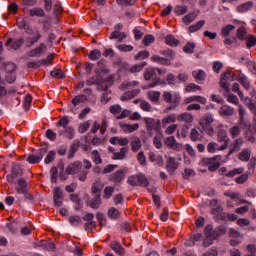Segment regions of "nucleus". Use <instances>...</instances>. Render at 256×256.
<instances>
[{"label": "nucleus", "instance_id": "obj_1", "mask_svg": "<svg viewBox=\"0 0 256 256\" xmlns=\"http://www.w3.org/2000/svg\"><path fill=\"white\" fill-rule=\"evenodd\" d=\"M65 171L67 175H77L79 181L82 182L87 181V176L89 175V171L83 168V163L81 161L70 163Z\"/></svg>", "mask_w": 256, "mask_h": 256}, {"label": "nucleus", "instance_id": "obj_2", "mask_svg": "<svg viewBox=\"0 0 256 256\" xmlns=\"http://www.w3.org/2000/svg\"><path fill=\"white\" fill-rule=\"evenodd\" d=\"M162 99L165 101V103H172L171 106H168L166 108V113H169V111H175L177 109V105L181 103V95L179 94H172L169 91H164L162 94Z\"/></svg>", "mask_w": 256, "mask_h": 256}, {"label": "nucleus", "instance_id": "obj_3", "mask_svg": "<svg viewBox=\"0 0 256 256\" xmlns=\"http://www.w3.org/2000/svg\"><path fill=\"white\" fill-rule=\"evenodd\" d=\"M127 183L132 187H137V185L147 187V185H149V180L144 175H134L128 177Z\"/></svg>", "mask_w": 256, "mask_h": 256}, {"label": "nucleus", "instance_id": "obj_4", "mask_svg": "<svg viewBox=\"0 0 256 256\" xmlns=\"http://www.w3.org/2000/svg\"><path fill=\"white\" fill-rule=\"evenodd\" d=\"M5 45L9 51H19V49L25 45V38L20 37L15 40H13V38H8Z\"/></svg>", "mask_w": 256, "mask_h": 256}, {"label": "nucleus", "instance_id": "obj_5", "mask_svg": "<svg viewBox=\"0 0 256 256\" xmlns=\"http://www.w3.org/2000/svg\"><path fill=\"white\" fill-rule=\"evenodd\" d=\"M23 175V168L19 164H13L11 168V173L6 176L8 183H15L17 177Z\"/></svg>", "mask_w": 256, "mask_h": 256}, {"label": "nucleus", "instance_id": "obj_6", "mask_svg": "<svg viewBox=\"0 0 256 256\" xmlns=\"http://www.w3.org/2000/svg\"><path fill=\"white\" fill-rule=\"evenodd\" d=\"M143 121L146 124L147 131H161V120L154 118L144 117Z\"/></svg>", "mask_w": 256, "mask_h": 256}, {"label": "nucleus", "instance_id": "obj_7", "mask_svg": "<svg viewBox=\"0 0 256 256\" xmlns=\"http://www.w3.org/2000/svg\"><path fill=\"white\" fill-rule=\"evenodd\" d=\"M227 81H235V76L229 70L221 74L220 87L224 89L225 93H229V84Z\"/></svg>", "mask_w": 256, "mask_h": 256}, {"label": "nucleus", "instance_id": "obj_8", "mask_svg": "<svg viewBox=\"0 0 256 256\" xmlns=\"http://www.w3.org/2000/svg\"><path fill=\"white\" fill-rule=\"evenodd\" d=\"M45 155H47V147L41 148L38 151L37 155H33L30 154L27 157V161L31 164V165H35V163H41L43 157H45Z\"/></svg>", "mask_w": 256, "mask_h": 256}, {"label": "nucleus", "instance_id": "obj_9", "mask_svg": "<svg viewBox=\"0 0 256 256\" xmlns=\"http://www.w3.org/2000/svg\"><path fill=\"white\" fill-rule=\"evenodd\" d=\"M217 158H203L201 163L203 166H208V171H217L221 167V163L215 162Z\"/></svg>", "mask_w": 256, "mask_h": 256}, {"label": "nucleus", "instance_id": "obj_10", "mask_svg": "<svg viewBox=\"0 0 256 256\" xmlns=\"http://www.w3.org/2000/svg\"><path fill=\"white\" fill-rule=\"evenodd\" d=\"M63 190H61V187H55L53 190V201L55 207H61L63 205Z\"/></svg>", "mask_w": 256, "mask_h": 256}, {"label": "nucleus", "instance_id": "obj_11", "mask_svg": "<svg viewBox=\"0 0 256 256\" xmlns=\"http://www.w3.org/2000/svg\"><path fill=\"white\" fill-rule=\"evenodd\" d=\"M125 179V170L120 169L116 172L112 173L109 177V181H112V183H121Z\"/></svg>", "mask_w": 256, "mask_h": 256}, {"label": "nucleus", "instance_id": "obj_12", "mask_svg": "<svg viewBox=\"0 0 256 256\" xmlns=\"http://www.w3.org/2000/svg\"><path fill=\"white\" fill-rule=\"evenodd\" d=\"M145 81H157L159 77H157V68H146L144 72Z\"/></svg>", "mask_w": 256, "mask_h": 256}, {"label": "nucleus", "instance_id": "obj_13", "mask_svg": "<svg viewBox=\"0 0 256 256\" xmlns=\"http://www.w3.org/2000/svg\"><path fill=\"white\" fill-rule=\"evenodd\" d=\"M127 153H129V147H122L119 152H114L112 159L113 161H123L127 159Z\"/></svg>", "mask_w": 256, "mask_h": 256}, {"label": "nucleus", "instance_id": "obj_14", "mask_svg": "<svg viewBox=\"0 0 256 256\" xmlns=\"http://www.w3.org/2000/svg\"><path fill=\"white\" fill-rule=\"evenodd\" d=\"M119 127L124 133H133L134 131H137V129H139V124H127L119 122Z\"/></svg>", "mask_w": 256, "mask_h": 256}, {"label": "nucleus", "instance_id": "obj_15", "mask_svg": "<svg viewBox=\"0 0 256 256\" xmlns=\"http://www.w3.org/2000/svg\"><path fill=\"white\" fill-rule=\"evenodd\" d=\"M44 51H47V45L40 43L38 47L29 52V57H40Z\"/></svg>", "mask_w": 256, "mask_h": 256}, {"label": "nucleus", "instance_id": "obj_16", "mask_svg": "<svg viewBox=\"0 0 256 256\" xmlns=\"http://www.w3.org/2000/svg\"><path fill=\"white\" fill-rule=\"evenodd\" d=\"M166 169L169 173H173L179 169V163L175 161V158L168 157L166 160Z\"/></svg>", "mask_w": 256, "mask_h": 256}, {"label": "nucleus", "instance_id": "obj_17", "mask_svg": "<svg viewBox=\"0 0 256 256\" xmlns=\"http://www.w3.org/2000/svg\"><path fill=\"white\" fill-rule=\"evenodd\" d=\"M41 37H43V35H41V32H39V30H36L34 37H27L26 38V47H33V45H35V43H39V41L41 40Z\"/></svg>", "mask_w": 256, "mask_h": 256}, {"label": "nucleus", "instance_id": "obj_18", "mask_svg": "<svg viewBox=\"0 0 256 256\" xmlns=\"http://www.w3.org/2000/svg\"><path fill=\"white\" fill-rule=\"evenodd\" d=\"M243 143H245L243 138L235 139L234 143H232V148L230 149L228 156L233 155V153H236L238 151H241V147H243Z\"/></svg>", "mask_w": 256, "mask_h": 256}, {"label": "nucleus", "instance_id": "obj_19", "mask_svg": "<svg viewBox=\"0 0 256 256\" xmlns=\"http://www.w3.org/2000/svg\"><path fill=\"white\" fill-rule=\"evenodd\" d=\"M58 135H64L66 139H73L75 137V129L71 126L64 128L63 130L58 131Z\"/></svg>", "mask_w": 256, "mask_h": 256}, {"label": "nucleus", "instance_id": "obj_20", "mask_svg": "<svg viewBox=\"0 0 256 256\" xmlns=\"http://www.w3.org/2000/svg\"><path fill=\"white\" fill-rule=\"evenodd\" d=\"M193 102H197V103H201L202 105H205L207 103V99L203 96L194 95L184 100V103L186 105H189V103H193Z\"/></svg>", "mask_w": 256, "mask_h": 256}, {"label": "nucleus", "instance_id": "obj_21", "mask_svg": "<svg viewBox=\"0 0 256 256\" xmlns=\"http://www.w3.org/2000/svg\"><path fill=\"white\" fill-rule=\"evenodd\" d=\"M141 93V89H134L132 91L125 92L122 96H120L121 101H129V99H133L137 97L138 94Z\"/></svg>", "mask_w": 256, "mask_h": 256}, {"label": "nucleus", "instance_id": "obj_22", "mask_svg": "<svg viewBox=\"0 0 256 256\" xmlns=\"http://www.w3.org/2000/svg\"><path fill=\"white\" fill-rule=\"evenodd\" d=\"M176 119L179 123H186V124H190V123H193V115L187 113V112H184L178 116H176Z\"/></svg>", "mask_w": 256, "mask_h": 256}, {"label": "nucleus", "instance_id": "obj_23", "mask_svg": "<svg viewBox=\"0 0 256 256\" xmlns=\"http://www.w3.org/2000/svg\"><path fill=\"white\" fill-rule=\"evenodd\" d=\"M105 187V183L101 180H97L91 188L92 195H101V191H103V188Z\"/></svg>", "mask_w": 256, "mask_h": 256}, {"label": "nucleus", "instance_id": "obj_24", "mask_svg": "<svg viewBox=\"0 0 256 256\" xmlns=\"http://www.w3.org/2000/svg\"><path fill=\"white\" fill-rule=\"evenodd\" d=\"M233 113H235V109L229 105H223L219 110L221 117H231Z\"/></svg>", "mask_w": 256, "mask_h": 256}, {"label": "nucleus", "instance_id": "obj_25", "mask_svg": "<svg viewBox=\"0 0 256 256\" xmlns=\"http://www.w3.org/2000/svg\"><path fill=\"white\" fill-rule=\"evenodd\" d=\"M254 5H255V3H253V1H248L246 3L239 5L236 8V11H238V13H245L247 11H251V9H253Z\"/></svg>", "mask_w": 256, "mask_h": 256}, {"label": "nucleus", "instance_id": "obj_26", "mask_svg": "<svg viewBox=\"0 0 256 256\" xmlns=\"http://www.w3.org/2000/svg\"><path fill=\"white\" fill-rule=\"evenodd\" d=\"M110 248L115 251V253H117L118 255H125V248H123V246H121V244L117 241H113L110 243Z\"/></svg>", "mask_w": 256, "mask_h": 256}, {"label": "nucleus", "instance_id": "obj_27", "mask_svg": "<svg viewBox=\"0 0 256 256\" xmlns=\"http://www.w3.org/2000/svg\"><path fill=\"white\" fill-rule=\"evenodd\" d=\"M30 17H46L45 10L41 7L32 8L29 10Z\"/></svg>", "mask_w": 256, "mask_h": 256}, {"label": "nucleus", "instance_id": "obj_28", "mask_svg": "<svg viewBox=\"0 0 256 256\" xmlns=\"http://www.w3.org/2000/svg\"><path fill=\"white\" fill-rule=\"evenodd\" d=\"M26 190H27V181L25 180V178L18 179L17 187H16L17 193H19V194L25 193Z\"/></svg>", "mask_w": 256, "mask_h": 256}, {"label": "nucleus", "instance_id": "obj_29", "mask_svg": "<svg viewBox=\"0 0 256 256\" xmlns=\"http://www.w3.org/2000/svg\"><path fill=\"white\" fill-rule=\"evenodd\" d=\"M150 59L154 63H159V65H166V66L171 65V61H169V58H163L161 56L153 55L151 56Z\"/></svg>", "mask_w": 256, "mask_h": 256}, {"label": "nucleus", "instance_id": "obj_30", "mask_svg": "<svg viewBox=\"0 0 256 256\" xmlns=\"http://www.w3.org/2000/svg\"><path fill=\"white\" fill-rule=\"evenodd\" d=\"M93 198L90 201L91 209H99L101 207V194H93Z\"/></svg>", "mask_w": 256, "mask_h": 256}, {"label": "nucleus", "instance_id": "obj_31", "mask_svg": "<svg viewBox=\"0 0 256 256\" xmlns=\"http://www.w3.org/2000/svg\"><path fill=\"white\" fill-rule=\"evenodd\" d=\"M236 37L239 39V41H246V39L249 37L247 36V28L245 26H241L236 31Z\"/></svg>", "mask_w": 256, "mask_h": 256}, {"label": "nucleus", "instance_id": "obj_32", "mask_svg": "<svg viewBox=\"0 0 256 256\" xmlns=\"http://www.w3.org/2000/svg\"><path fill=\"white\" fill-rule=\"evenodd\" d=\"M192 77H194L196 81H205V79H207V74L203 70H194L192 72Z\"/></svg>", "mask_w": 256, "mask_h": 256}, {"label": "nucleus", "instance_id": "obj_33", "mask_svg": "<svg viewBox=\"0 0 256 256\" xmlns=\"http://www.w3.org/2000/svg\"><path fill=\"white\" fill-rule=\"evenodd\" d=\"M238 159H240V161H249L251 159V149L249 148L243 149L239 153Z\"/></svg>", "mask_w": 256, "mask_h": 256}, {"label": "nucleus", "instance_id": "obj_34", "mask_svg": "<svg viewBox=\"0 0 256 256\" xmlns=\"http://www.w3.org/2000/svg\"><path fill=\"white\" fill-rule=\"evenodd\" d=\"M80 144L79 142H74L70 145L69 152H68V159H73L75 157V153L79 151Z\"/></svg>", "mask_w": 256, "mask_h": 256}, {"label": "nucleus", "instance_id": "obj_35", "mask_svg": "<svg viewBox=\"0 0 256 256\" xmlns=\"http://www.w3.org/2000/svg\"><path fill=\"white\" fill-rule=\"evenodd\" d=\"M131 147L134 153H137V151H140L142 147L141 139L139 137H134L131 141Z\"/></svg>", "mask_w": 256, "mask_h": 256}, {"label": "nucleus", "instance_id": "obj_36", "mask_svg": "<svg viewBox=\"0 0 256 256\" xmlns=\"http://www.w3.org/2000/svg\"><path fill=\"white\" fill-rule=\"evenodd\" d=\"M227 233V227L220 225L214 229V239H219V237H222V235H225Z\"/></svg>", "mask_w": 256, "mask_h": 256}, {"label": "nucleus", "instance_id": "obj_37", "mask_svg": "<svg viewBox=\"0 0 256 256\" xmlns=\"http://www.w3.org/2000/svg\"><path fill=\"white\" fill-rule=\"evenodd\" d=\"M199 127L201 133H207L210 137H213V135H215V130L213 129V126H211V124L200 125Z\"/></svg>", "mask_w": 256, "mask_h": 256}, {"label": "nucleus", "instance_id": "obj_38", "mask_svg": "<svg viewBox=\"0 0 256 256\" xmlns=\"http://www.w3.org/2000/svg\"><path fill=\"white\" fill-rule=\"evenodd\" d=\"M177 121V115L176 114H170L162 119V126L167 127L169 123H175Z\"/></svg>", "mask_w": 256, "mask_h": 256}, {"label": "nucleus", "instance_id": "obj_39", "mask_svg": "<svg viewBox=\"0 0 256 256\" xmlns=\"http://www.w3.org/2000/svg\"><path fill=\"white\" fill-rule=\"evenodd\" d=\"M148 97L152 103H159V99H161V92L159 91H150L148 92Z\"/></svg>", "mask_w": 256, "mask_h": 256}, {"label": "nucleus", "instance_id": "obj_40", "mask_svg": "<svg viewBox=\"0 0 256 256\" xmlns=\"http://www.w3.org/2000/svg\"><path fill=\"white\" fill-rule=\"evenodd\" d=\"M205 25V20H200L196 24L189 26L188 31L189 33H196Z\"/></svg>", "mask_w": 256, "mask_h": 256}, {"label": "nucleus", "instance_id": "obj_41", "mask_svg": "<svg viewBox=\"0 0 256 256\" xmlns=\"http://www.w3.org/2000/svg\"><path fill=\"white\" fill-rule=\"evenodd\" d=\"M165 43L170 47H177V45H179V40H177L173 35H168L165 38Z\"/></svg>", "mask_w": 256, "mask_h": 256}, {"label": "nucleus", "instance_id": "obj_42", "mask_svg": "<svg viewBox=\"0 0 256 256\" xmlns=\"http://www.w3.org/2000/svg\"><path fill=\"white\" fill-rule=\"evenodd\" d=\"M204 234L206 239H210V240L215 239V232L213 230V225L206 226V228L204 229Z\"/></svg>", "mask_w": 256, "mask_h": 256}, {"label": "nucleus", "instance_id": "obj_43", "mask_svg": "<svg viewBox=\"0 0 256 256\" xmlns=\"http://www.w3.org/2000/svg\"><path fill=\"white\" fill-rule=\"evenodd\" d=\"M117 5L120 7H133L137 0H116Z\"/></svg>", "mask_w": 256, "mask_h": 256}, {"label": "nucleus", "instance_id": "obj_44", "mask_svg": "<svg viewBox=\"0 0 256 256\" xmlns=\"http://www.w3.org/2000/svg\"><path fill=\"white\" fill-rule=\"evenodd\" d=\"M145 67H147V62L135 64L130 68V73H141V71H143V68Z\"/></svg>", "mask_w": 256, "mask_h": 256}, {"label": "nucleus", "instance_id": "obj_45", "mask_svg": "<svg viewBox=\"0 0 256 256\" xmlns=\"http://www.w3.org/2000/svg\"><path fill=\"white\" fill-rule=\"evenodd\" d=\"M85 101H87V96L85 94H81L74 97L71 103L74 105V107H77V105H80V103H83Z\"/></svg>", "mask_w": 256, "mask_h": 256}, {"label": "nucleus", "instance_id": "obj_46", "mask_svg": "<svg viewBox=\"0 0 256 256\" xmlns=\"http://www.w3.org/2000/svg\"><path fill=\"white\" fill-rule=\"evenodd\" d=\"M236 79L240 83V85L243 86L244 89H246V91H249V89L251 88V84H249V81L247 80V77L238 76Z\"/></svg>", "mask_w": 256, "mask_h": 256}, {"label": "nucleus", "instance_id": "obj_47", "mask_svg": "<svg viewBox=\"0 0 256 256\" xmlns=\"http://www.w3.org/2000/svg\"><path fill=\"white\" fill-rule=\"evenodd\" d=\"M92 161L96 165H101V163H103V159L101 158V154L99 153L98 150L92 151Z\"/></svg>", "mask_w": 256, "mask_h": 256}, {"label": "nucleus", "instance_id": "obj_48", "mask_svg": "<svg viewBox=\"0 0 256 256\" xmlns=\"http://www.w3.org/2000/svg\"><path fill=\"white\" fill-rule=\"evenodd\" d=\"M197 17V13L192 12L187 14L182 18L183 23H186V25H189V23H193L195 21V18Z\"/></svg>", "mask_w": 256, "mask_h": 256}, {"label": "nucleus", "instance_id": "obj_49", "mask_svg": "<svg viewBox=\"0 0 256 256\" xmlns=\"http://www.w3.org/2000/svg\"><path fill=\"white\" fill-rule=\"evenodd\" d=\"M113 193H115V187L107 186L104 189L103 199H111V197H113Z\"/></svg>", "mask_w": 256, "mask_h": 256}, {"label": "nucleus", "instance_id": "obj_50", "mask_svg": "<svg viewBox=\"0 0 256 256\" xmlns=\"http://www.w3.org/2000/svg\"><path fill=\"white\" fill-rule=\"evenodd\" d=\"M213 123V115L211 114H206L201 121L199 122V126L201 125H211Z\"/></svg>", "mask_w": 256, "mask_h": 256}, {"label": "nucleus", "instance_id": "obj_51", "mask_svg": "<svg viewBox=\"0 0 256 256\" xmlns=\"http://www.w3.org/2000/svg\"><path fill=\"white\" fill-rule=\"evenodd\" d=\"M119 215H121V212H119V210L115 207H111L108 210V217H110V219H118Z\"/></svg>", "mask_w": 256, "mask_h": 256}, {"label": "nucleus", "instance_id": "obj_52", "mask_svg": "<svg viewBox=\"0 0 256 256\" xmlns=\"http://www.w3.org/2000/svg\"><path fill=\"white\" fill-rule=\"evenodd\" d=\"M111 99V90H106L102 93V96L100 98V102L102 105H107V102Z\"/></svg>", "mask_w": 256, "mask_h": 256}, {"label": "nucleus", "instance_id": "obj_53", "mask_svg": "<svg viewBox=\"0 0 256 256\" xmlns=\"http://www.w3.org/2000/svg\"><path fill=\"white\" fill-rule=\"evenodd\" d=\"M91 61H97V59H101V50L95 49L90 52L88 55Z\"/></svg>", "mask_w": 256, "mask_h": 256}, {"label": "nucleus", "instance_id": "obj_54", "mask_svg": "<svg viewBox=\"0 0 256 256\" xmlns=\"http://www.w3.org/2000/svg\"><path fill=\"white\" fill-rule=\"evenodd\" d=\"M234 29L235 27L233 25L231 24L226 25L221 30L222 37H229V33H231V31H234Z\"/></svg>", "mask_w": 256, "mask_h": 256}, {"label": "nucleus", "instance_id": "obj_55", "mask_svg": "<svg viewBox=\"0 0 256 256\" xmlns=\"http://www.w3.org/2000/svg\"><path fill=\"white\" fill-rule=\"evenodd\" d=\"M143 45H145V47H149V45H151V43H155V36L151 35V34H147L143 40H142Z\"/></svg>", "mask_w": 256, "mask_h": 256}, {"label": "nucleus", "instance_id": "obj_56", "mask_svg": "<svg viewBox=\"0 0 256 256\" xmlns=\"http://www.w3.org/2000/svg\"><path fill=\"white\" fill-rule=\"evenodd\" d=\"M7 229H9L10 233H12V235H15V233H17V231L19 230V223L17 222H11L8 223L6 225Z\"/></svg>", "mask_w": 256, "mask_h": 256}, {"label": "nucleus", "instance_id": "obj_57", "mask_svg": "<svg viewBox=\"0 0 256 256\" xmlns=\"http://www.w3.org/2000/svg\"><path fill=\"white\" fill-rule=\"evenodd\" d=\"M165 145L170 147V149H175V145H177V140H175V136H170L165 139Z\"/></svg>", "mask_w": 256, "mask_h": 256}, {"label": "nucleus", "instance_id": "obj_58", "mask_svg": "<svg viewBox=\"0 0 256 256\" xmlns=\"http://www.w3.org/2000/svg\"><path fill=\"white\" fill-rule=\"evenodd\" d=\"M50 75L56 79H65V73H63V70L61 69H55L51 71Z\"/></svg>", "mask_w": 256, "mask_h": 256}, {"label": "nucleus", "instance_id": "obj_59", "mask_svg": "<svg viewBox=\"0 0 256 256\" xmlns=\"http://www.w3.org/2000/svg\"><path fill=\"white\" fill-rule=\"evenodd\" d=\"M218 141L219 143L229 142V137H227V132H225L224 130H220L218 132Z\"/></svg>", "mask_w": 256, "mask_h": 256}, {"label": "nucleus", "instance_id": "obj_60", "mask_svg": "<svg viewBox=\"0 0 256 256\" xmlns=\"http://www.w3.org/2000/svg\"><path fill=\"white\" fill-rule=\"evenodd\" d=\"M184 53L192 54L195 51V43L193 42H188L184 47H183Z\"/></svg>", "mask_w": 256, "mask_h": 256}, {"label": "nucleus", "instance_id": "obj_61", "mask_svg": "<svg viewBox=\"0 0 256 256\" xmlns=\"http://www.w3.org/2000/svg\"><path fill=\"white\" fill-rule=\"evenodd\" d=\"M246 47L247 49H251V47H255L256 45V37L253 35H248V38L246 39Z\"/></svg>", "mask_w": 256, "mask_h": 256}, {"label": "nucleus", "instance_id": "obj_62", "mask_svg": "<svg viewBox=\"0 0 256 256\" xmlns=\"http://www.w3.org/2000/svg\"><path fill=\"white\" fill-rule=\"evenodd\" d=\"M69 125V118L67 116H63L59 122L56 123V127H63V129H66Z\"/></svg>", "mask_w": 256, "mask_h": 256}, {"label": "nucleus", "instance_id": "obj_63", "mask_svg": "<svg viewBox=\"0 0 256 256\" xmlns=\"http://www.w3.org/2000/svg\"><path fill=\"white\" fill-rule=\"evenodd\" d=\"M188 10L189 8H187V6H176L174 8V13L175 15H185V13H187Z\"/></svg>", "mask_w": 256, "mask_h": 256}, {"label": "nucleus", "instance_id": "obj_64", "mask_svg": "<svg viewBox=\"0 0 256 256\" xmlns=\"http://www.w3.org/2000/svg\"><path fill=\"white\" fill-rule=\"evenodd\" d=\"M149 57V51H140L138 54L135 55L134 59L135 61H143V59H148Z\"/></svg>", "mask_w": 256, "mask_h": 256}]
</instances>
